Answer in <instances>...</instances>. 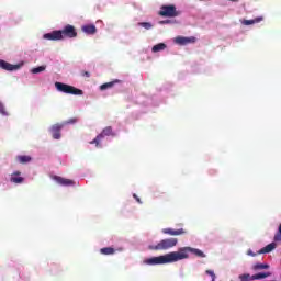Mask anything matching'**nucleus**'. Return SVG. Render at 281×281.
Listing matches in <instances>:
<instances>
[{
  "label": "nucleus",
  "instance_id": "obj_26",
  "mask_svg": "<svg viewBox=\"0 0 281 281\" xmlns=\"http://www.w3.org/2000/svg\"><path fill=\"white\" fill-rule=\"evenodd\" d=\"M279 233H280V234H277V235L274 236V240H276L277 243H280V240H281V224H280V226H279Z\"/></svg>",
  "mask_w": 281,
  "mask_h": 281
},
{
  "label": "nucleus",
  "instance_id": "obj_24",
  "mask_svg": "<svg viewBox=\"0 0 281 281\" xmlns=\"http://www.w3.org/2000/svg\"><path fill=\"white\" fill-rule=\"evenodd\" d=\"M140 27H144L145 30H150L153 27V24L150 22H142L139 23Z\"/></svg>",
  "mask_w": 281,
  "mask_h": 281
},
{
  "label": "nucleus",
  "instance_id": "obj_31",
  "mask_svg": "<svg viewBox=\"0 0 281 281\" xmlns=\"http://www.w3.org/2000/svg\"><path fill=\"white\" fill-rule=\"evenodd\" d=\"M228 1H232L233 3H236V2H238V0H228Z\"/></svg>",
  "mask_w": 281,
  "mask_h": 281
},
{
  "label": "nucleus",
  "instance_id": "obj_29",
  "mask_svg": "<svg viewBox=\"0 0 281 281\" xmlns=\"http://www.w3.org/2000/svg\"><path fill=\"white\" fill-rule=\"evenodd\" d=\"M75 122H78V120L74 119L68 122V124H74Z\"/></svg>",
  "mask_w": 281,
  "mask_h": 281
},
{
  "label": "nucleus",
  "instance_id": "obj_20",
  "mask_svg": "<svg viewBox=\"0 0 281 281\" xmlns=\"http://www.w3.org/2000/svg\"><path fill=\"white\" fill-rule=\"evenodd\" d=\"M45 69H47V66H38L31 69V74H42V71H45Z\"/></svg>",
  "mask_w": 281,
  "mask_h": 281
},
{
  "label": "nucleus",
  "instance_id": "obj_16",
  "mask_svg": "<svg viewBox=\"0 0 281 281\" xmlns=\"http://www.w3.org/2000/svg\"><path fill=\"white\" fill-rule=\"evenodd\" d=\"M271 272H259L252 276V280H265V278H269Z\"/></svg>",
  "mask_w": 281,
  "mask_h": 281
},
{
  "label": "nucleus",
  "instance_id": "obj_22",
  "mask_svg": "<svg viewBox=\"0 0 281 281\" xmlns=\"http://www.w3.org/2000/svg\"><path fill=\"white\" fill-rule=\"evenodd\" d=\"M32 158H30V156H19L18 160L20 161V164H27V161H30Z\"/></svg>",
  "mask_w": 281,
  "mask_h": 281
},
{
  "label": "nucleus",
  "instance_id": "obj_10",
  "mask_svg": "<svg viewBox=\"0 0 281 281\" xmlns=\"http://www.w3.org/2000/svg\"><path fill=\"white\" fill-rule=\"evenodd\" d=\"M54 180L56 181V183H58L59 186H76V183L70 180V179H65L60 176H55Z\"/></svg>",
  "mask_w": 281,
  "mask_h": 281
},
{
  "label": "nucleus",
  "instance_id": "obj_13",
  "mask_svg": "<svg viewBox=\"0 0 281 281\" xmlns=\"http://www.w3.org/2000/svg\"><path fill=\"white\" fill-rule=\"evenodd\" d=\"M81 30L82 32H85V34H90V35H93L95 34V32H98V30L95 29V25L93 24L83 25Z\"/></svg>",
  "mask_w": 281,
  "mask_h": 281
},
{
  "label": "nucleus",
  "instance_id": "obj_28",
  "mask_svg": "<svg viewBox=\"0 0 281 281\" xmlns=\"http://www.w3.org/2000/svg\"><path fill=\"white\" fill-rule=\"evenodd\" d=\"M168 23H172V21H170V20L160 21V24H161V25L168 24Z\"/></svg>",
  "mask_w": 281,
  "mask_h": 281
},
{
  "label": "nucleus",
  "instance_id": "obj_14",
  "mask_svg": "<svg viewBox=\"0 0 281 281\" xmlns=\"http://www.w3.org/2000/svg\"><path fill=\"white\" fill-rule=\"evenodd\" d=\"M276 247H277L276 243H271L266 247H263L262 249H260L257 254H271V251H273Z\"/></svg>",
  "mask_w": 281,
  "mask_h": 281
},
{
  "label": "nucleus",
  "instance_id": "obj_15",
  "mask_svg": "<svg viewBox=\"0 0 281 281\" xmlns=\"http://www.w3.org/2000/svg\"><path fill=\"white\" fill-rule=\"evenodd\" d=\"M12 183H23V177H21V172L15 171L11 175Z\"/></svg>",
  "mask_w": 281,
  "mask_h": 281
},
{
  "label": "nucleus",
  "instance_id": "obj_21",
  "mask_svg": "<svg viewBox=\"0 0 281 281\" xmlns=\"http://www.w3.org/2000/svg\"><path fill=\"white\" fill-rule=\"evenodd\" d=\"M100 251L104 256H111L112 254H115V250L113 248H102Z\"/></svg>",
  "mask_w": 281,
  "mask_h": 281
},
{
  "label": "nucleus",
  "instance_id": "obj_12",
  "mask_svg": "<svg viewBox=\"0 0 281 281\" xmlns=\"http://www.w3.org/2000/svg\"><path fill=\"white\" fill-rule=\"evenodd\" d=\"M63 128V124H55L50 127V133L54 139H60V130Z\"/></svg>",
  "mask_w": 281,
  "mask_h": 281
},
{
  "label": "nucleus",
  "instance_id": "obj_6",
  "mask_svg": "<svg viewBox=\"0 0 281 281\" xmlns=\"http://www.w3.org/2000/svg\"><path fill=\"white\" fill-rule=\"evenodd\" d=\"M21 67H23V63L12 65L3 59H0V69H4V71H19Z\"/></svg>",
  "mask_w": 281,
  "mask_h": 281
},
{
  "label": "nucleus",
  "instance_id": "obj_18",
  "mask_svg": "<svg viewBox=\"0 0 281 281\" xmlns=\"http://www.w3.org/2000/svg\"><path fill=\"white\" fill-rule=\"evenodd\" d=\"M166 44L165 43H159V44H156L155 46H153L151 48V52L154 54H157V52H164V49H166Z\"/></svg>",
  "mask_w": 281,
  "mask_h": 281
},
{
  "label": "nucleus",
  "instance_id": "obj_27",
  "mask_svg": "<svg viewBox=\"0 0 281 281\" xmlns=\"http://www.w3.org/2000/svg\"><path fill=\"white\" fill-rule=\"evenodd\" d=\"M247 256L256 257V256H257V254H256V252H254V250L249 249V250L247 251Z\"/></svg>",
  "mask_w": 281,
  "mask_h": 281
},
{
  "label": "nucleus",
  "instance_id": "obj_8",
  "mask_svg": "<svg viewBox=\"0 0 281 281\" xmlns=\"http://www.w3.org/2000/svg\"><path fill=\"white\" fill-rule=\"evenodd\" d=\"M176 45H190V43H196V37L177 36L173 38Z\"/></svg>",
  "mask_w": 281,
  "mask_h": 281
},
{
  "label": "nucleus",
  "instance_id": "obj_11",
  "mask_svg": "<svg viewBox=\"0 0 281 281\" xmlns=\"http://www.w3.org/2000/svg\"><path fill=\"white\" fill-rule=\"evenodd\" d=\"M162 234H168L169 236H181V234H186L183 228L172 229V228H164Z\"/></svg>",
  "mask_w": 281,
  "mask_h": 281
},
{
  "label": "nucleus",
  "instance_id": "obj_32",
  "mask_svg": "<svg viewBox=\"0 0 281 281\" xmlns=\"http://www.w3.org/2000/svg\"><path fill=\"white\" fill-rule=\"evenodd\" d=\"M85 76H87V78H89V72H85Z\"/></svg>",
  "mask_w": 281,
  "mask_h": 281
},
{
  "label": "nucleus",
  "instance_id": "obj_9",
  "mask_svg": "<svg viewBox=\"0 0 281 281\" xmlns=\"http://www.w3.org/2000/svg\"><path fill=\"white\" fill-rule=\"evenodd\" d=\"M45 41H63V32L60 31H53L50 33H45L43 35Z\"/></svg>",
  "mask_w": 281,
  "mask_h": 281
},
{
  "label": "nucleus",
  "instance_id": "obj_25",
  "mask_svg": "<svg viewBox=\"0 0 281 281\" xmlns=\"http://www.w3.org/2000/svg\"><path fill=\"white\" fill-rule=\"evenodd\" d=\"M0 115H8V111H5V105H3V103H1L0 101Z\"/></svg>",
  "mask_w": 281,
  "mask_h": 281
},
{
  "label": "nucleus",
  "instance_id": "obj_19",
  "mask_svg": "<svg viewBox=\"0 0 281 281\" xmlns=\"http://www.w3.org/2000/svg\"><path fill=\"white\" fill-rule=\"evenodd\" d=\"M260 21H262V16L252 20H244L241 23L243 25H255V23H260Z\"/></svg>",
  "mask_w": 281,
  "mask_h": 281
},
{
  "label": "nucleus",
  "instance_id": "obj_30",
  "mask_svg": "<svg viewBox=\"0 0 281 281\" xmlns=\"http://www.w3.org/2000/svg\"><path fill=\"white\" fill-rule=\"evenodd\" d=\"M134 199H136V201H137L138 203H142V201L139 200V198H137L136 194H134Z\"/></svg>",
  "mask_w": 281,
  "mask_h": 281
},
{
  "label": "nucleus",
  "instance_id": "obj_3",
  "mask_svg": "<svg viewBox=\"0 0 281 281\" xmlns=\"http://www.w3.org/2000/svg\"><path fill=\"white\" fill-rule=\"evenodd\" d=\"M55 89H57V91H59L60 93H67L70 95H82V90L58 81L55 82Z\"/></svg>",
  "mask_w": 281,
  "mask_h": 281
},
{
  "label": "nucleus",
  "instance_id": "obj_1",
  "mask_svg": "<svg viewBox=\"0 0 281 281\" xmlns=\"http://www.w3.org/2000/svg\"><path fill=\"white\" fill-rule=\"evenodd\" d=\"M190 254L198 258H205V252L199 248L182 247L178 251H172L158 257H150L143 260V265L155 267L157 265H172V262H179V260H187L190 258Z\"/></svg>",
  "mask_w": 281,
  "mask_h": 281
},
{
  "label": "nucleus",
  "instance_id": "obj_5",
  "mask_svg": "<svg viewBox=\"0 0 281 281\" xmlns=\"http://www.w3.org/2000/svg\"><path fill=\"white\" fill-rule=\"evenodd\" d=\"M159 14H160V16H179L177 8L172 4L162 5Z\"/></svg>",
  "mask_w": 281,
  "mask_h": 281
},
{
  "label": "nucleus",
  "instance_id": "obj_7",
  "mask_svg": "<svg viewBox=\"0 0 281 281\" xmlns=\"http://www.w3.org/2000/svg\"><path fill=\"white\" fill-rule=\"evenodd\" d=\"M61 36L63 38H65V36H67V38H76V36H78V33L76 32V27H74V25H66L61 31Z\"/></svg>",
  "mask_w": 281,
  "mask_h": 281
},
{
  "label": "nucleus",
  "instance_id": "obj_17",
  "mask_svg": "<svg viewBox=\"0 0 281 281\" xmlns=\"http://www.w3.org/2000/svg\"><path fill=\"white\" fill-rule=\"evenodd\" d=\"M265 269H269V263H255L252 266V271H262Z\"/></svg>",
  "mask_w": 281,
  "mask_h": 281
},
{
  "label": "nucleus",
  "instance_id": "obj_2",
  "mask_svg": "<svg viewBox=\"0 0 281 281\" xmlns=\"http://www.w3.org/2000/svg\"><path fill=\"white\" fill-rule=\"evenodd\" d=\"M177 238H167L160 240L157 245H150L149 249L154 251H166L168 249H172V247H177Z\"/></svg>",
  "mask_w": 281,
  "mask_h": 281
},
{
  "label": "nucleus",
  "instance_id": "obj_23",
  "mask_svg": "<svg viewBox=\"0 0 281 281\" xmlns=\"http://www.w3.org/2000/svg\"><path fill=\"white\" fill-rule=\"evenodd\" d=\"M113 85H115V82H108V83H103L100 89L101 91H105V89H111V87H113Z\"/></svg>",
  "mask_w": 281,
  "mask_h": 281
},
{
  "label": "nucleus",
  "instance_id": "obj_4",
  "mask_svg": "<svg viewBox=\"0 0 281 281\" xmlns=\"http://www.w3.org/2000/svg\"><path fill=\"white\" fill-rule=\"evenodd\" d=\"M111 133H113V130L111 127H105L90 144H95L97 148H102V144L100 143L104 137H109Z\"/></svg>",
  "mask_w": 281,
  "mask_h": 281
}]
</instances>
